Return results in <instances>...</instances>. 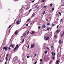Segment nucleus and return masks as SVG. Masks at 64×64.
<instances>
[{
	"label": "nucleus",
	"instance_id": "1",
	"mask_svg": "<svg viewBox=\"0 0 64 64\" xmlns=\"http://www.w3.org/2000/svg\"><path fill=\"white\" fill-rule=\"evenodd\" d=\"M50 38V36H46V35H45L44 37V40H48Z\"/></svg>",
	"mask_w": 64,
	"mask_h": 64
},
{
	"label": "nucleus",
	"instance_id": "2",
	"mask_svg": "<svg viewBox=\"0 0 64 64\" xmlns=\"http://www.w3.org/2000/svg\"><path fill=\"white\" fill-rule=\"evenodd\" d=\"M3 50H5V51H7L8 49V46H4L3 48Z\"/></svg>",
	"mask_w": 64,
	"mask_h": 64
},
{
	"label": "nucleus",
	"instance_id": "3",
	"mask_svg": "<svg viewBox=\"0 0 64 64\" xmlns=\"http://www.w3.org/2000/svg\"><path fill=\"white\" fill-rule=\"evenodd\" d=\"M19 47V46L18 44H17L16 45V46L14 48V50H17V48H18Z\"/></svg>",
	"mask_w": 64,
	"mask_h": 64
},
{
	"label": "nucleus",
	"instance_id": "4",
	"mask_svg": "<svg viewBox=\"0 0 64 64\" xmlns=\"http://www.w3.org/2000/svg\"><path fill=\"white\" fill-rule=\"evenodd\" d=\"M34 46H35V44H31L30 47L31 49H32V48H34Z\"/></svg>",
	"mask_w": 64,
	"mask_h": 64
},
{
	"label": "nucleus",
	"instance_id": "5",
	"mask_svg": "<svg viewBox=\"0 0 64 64\" xmlns=\"http://www.w3.org/2000/svg\"><path fill=\"white\" fill-rule=\"evenodd\" d=\"M10 47H12V48H14V45L12 44H11L10 45Z\"/></svg>",
	"mask_w": 64,
	"mask_h": 64
},
{
	"label": "nucleus",
	"instance_id": "6",
	"mask_svg": "<svg viewBox=\"0 0 64 64\" xmlns=\"http://www.w3.org/2000/svg\"><path fill=\"white\" fill-rule=\"evenodd\" d=\"M58 43L59 44H60V45L61 44V40L60 39L58 41Z\"/></svg>",
	"mask_w": 64,
	"mask_h": 64
},
{
	"label": "nucleus",
	"instance_id": "7",
	"mask_svg": "<svg viewBox=\"0 0 64 64\" xmlns=\"http://www.w3.org/2000/svg\"><path fill=\"white\" fill-rule=\"evenodd\" d=\"M61 31V30H58L56 31V33H59Z\"/></svg>",
	"mask_w": 64,
	"mask_h": 64
},
{
	"label": "nucleus",
	"instance_id": "8",
	"mask_svg": "<svg viewBox=\"0 0 64 64\" xmlns=\"http://www.w3.org/2000/svg\"><path fill=\"white\" fill-rule=\"evenodd\" d=\"M46 27L45 25V24H44L42 26V28H45Z\"/></svg>",
	"mask_w": 64,
	"mask_h": 64
},
{
	"label": "nucleus",
	"instance_id": "9",
	"mask_svg": "<svg viewBox=\"0 0 64 64\" xmlns=\"http://www.w3.org/2000/svg\"><path fill=\"white\" fill-rule=\"evenodd\" d=\"M18 33V31L16 30L15 31V32L14 33L15 34H17V33Z\"/></svg>",
	"mask_w": 64,
	"mask_h": 64
},
{
	"label": "nucleus",
	"instance_id": "10",
	"mask_svg": "<svg viewBox=\"0 0 64 64\" xmlns=\"http://www.w3.org/2000/svg\"><path fill=\"white\" fill-rule=\"evenodd\" d=\"M64 32H63V33L62 34L61 36L62 37H63V36H64Z\"/></svg>",
	"mask_w": 64,
	"mask_h": 64
},
{
	"label": "nucleus",
	"instance_id": "11",
	"mask_svg": "<svg viewBox=\"0 0 64 64\" xmlns=\"http://www.w3.org/2000/svg\"><path fill=\"white\" fill-rule=\"evenodd\" d=\"M54 38H55V39H56L57 38V36H56V35H54Z\"/></svg>",
	"mask_w": 64,
	"mask_h": 64
},
{
	"label": "nucleus",
	"instance_id": "12",
	"mask_svg": "<svg viewBox=\"0 0 64 64\" xmlns=\"http://www.w3.org/2000/svg\"><path fill=\"white\" fill-rule=\"evenodd\" d=\"M59 62V60H58L56 62V64H59V63H58Z\"/></svg>",
	"mask_w": 64,
	"mask_h": 64
},
{
	"label": "nucleus",
	"instance_id": "13",
	"mask_svg": "<svg viewBox=\"0 0 64 64\" xmlns=\"http://www.w3.org/2000/svg\"><path fill=\"white\" fill-rule=\"evenodd\" d=\"M27 8L26 9V10H27V9H29V8H30V6L28 7V6H27Z\"/></svg>",
	"mask_w": 64,
	"mask_h": 64
},
{
	"label": "nucleus",
	"instance_id": "14",
	"mask_svg": "<svg viewBox=\"0 0 64 64\" xmlns=\"http://www.w3.org/2000/svg\"><path fill=\"white\" fill-rule=\"evenodd\" d=\"M54 52H52V56H54Z\"/></svg>",
	"mask_w": 64,
	"mask_h": 64
},
{
	"label": "nucleus",
	"instance_id": "15",
	"mask_svg": "<svg viewBox=\"0 0 64 64\" xmlns=\"http://www.w3.org/2000/svg\"><path fill=\"white\" fill-rule=\"evenodd\" d=\"M26 33H24L23 34V36H25V35H26Z\"/></svg>",
	"mask_w": 64,
	"mask_h": 64
},
{
	"label": "nucleus",
	"instance_id": "16",
	"mask_svg": "<svg viewBox=\"0 0 64 64\" xmlns=\"http://www.w3.org/2000/svg\"><path fill=\"white\" fill-rule=\"evenodd\" d=\"M19 21H18L16 22V24H19Z\"/></svg>",
	"mask_w": 64,
	"mask_h": 64
},
{
	"label": "nucleus",
	"instance_id": "17",
	"mask_svg": "<svg viewBox=\"0 0 64 64\" xmlns=\"http://www.w3.org/2000/svg\"><path fill=\"white\" fill-rule=\"evenodd\" d=\"M31 34H34V32L33 31L32 32V33H31Z\"/></svg>",
	"mask_w": 64,
	"mask_h": 64
},
{
	"label": "nucleus",
	"instance_id": "18",
	"mask_svg": "<svg viewBox=\"0 0 64 64\" xmlns=\"http://www.w3.org/2000/svg\"><path fill=\"white\" fill-rule=\"evenodd\" d=\"M6 61H7L8 60V58H7V57H6Z\"/></svg>",
	"mask_w": 64,
	"mask_h": 64
},
{
	"label": "nucleus",
	"instance_id": "19",
	"mask_svg": "<svg viewBox=\"0 0 64 64\" xmlns=\"http://www.w3.org/2000/svg\"><path fill=\"white\" fill-rule=\"evenodd\" d=\"M11 25H10L9 26L8 28V29H9V28H10V27H11Z\"/></svg>",
	"mask_w": 64,
	"mask_h": 64
},
{
	"label": "nucleus",
	"instance_id": "20",
	"mask_svg": "<svg viewBox=\"0 0 64 64\" xmlns=\"http://www.w3.org/2000/svg\"><path fill=\"white\" fill-rule=\"evenodd\" d=\"M35 16V14H32V17L33 16Z\"/></svg>",
	"mask_w": 64,
	"mask_h": 64
},
{
	"label": "nucleus",
	"instance_id": "21",
	"mask_svg": "<svg viewBox=\"0 0 64 64\" xmlns=\"http://www.w3.org/2000/svg\"><path fill=\"white\" fill-rule=\"evenodd\" d=\"M38 6V5H37V6H36L35 7V8H37Z\"/></svg>",
	"mask_w": 64,
	"mask_h": 64
},
{
	"label": "nucleus",
	"instance_id": "22",
	"mask_svg": "<svg viewBox=\"0 0 64 64\" xmlns=\"http://www.w3.org/2000/svg\"><path fill=\"white\" fill-rule=\"evenodd\" d=\"M54 8H52V11H54Z\"/></svg>",
	"mask_w": 64,
	"mask_h": 64
},
{
	"label": "nucleus",
	"instance_id": "23",
	"mask_svg": "<svg viewBox=\"0 0 64 64\" xmlns=\"http://www.w3.org/2000/svg\"><path fill=\"white\" fill-rule=\"evenodd\" d=\"M46 48V50H49V48L48 47H47Z\"/></svg>",
	"mask_w": 64,
	"mask_h": 64
},
{
	"label": "nucleus",
	"instance_id": "24",
	"mask_svg": "<svg viewBox=\"0 0 64 64\" xmlns=\"http://www.w3.org/2000/svg\"><path fill=\"white\" fill-rule=\"evenodd\" d=\"M59 53L58 52V55H57V57H59Z\"/></svg>",
	"mask_w": 64,
	"mask_h": 64
},
{
	"label": "nucleus",
	"instance_id": "25",
	"mask_svg": "<svg viewBox=\"0 0 64 64\" xmlns=\"http://www.w3.org/2000/svg\"><path fill=\"white\" fill-rule=\"evenodd\" d=\"M45 13V11H44L43 13V15H44Z\"/></svg>",
	"mask_w": 64,
	"mask_h": 64
},
{
	"label": "nucleus",
	"instance_id": "26",
	"mask_svg": "<svg viewBox=\"0 0 64 64\" xmlns=\"http://www.w3.org/2000/svg\"><path fill=\"white\" fill-rule=\"evenodd\" d=\"M58 13L60 15V16L61 15V13L60 12H59Z\"/></svg>",
	"mask_w": 64,
	"mask_h": 64
},
{
	"label": "nucleus",
	"instance_id": "27",
	"mask_svg": "<svg viewBox=\"0 0 64 64\" xmlns=\"http://www.w3.org/2000/svg\"><path fill=\"white\" fill-rule=\"evenodd\" d=\"M44 53L45 54H47V50H46V51H45Z\"/></svg>",
	"mask_w": 64,
	"mask_h": 64
},
{
	"label": "nucleus",
	"instance_id": "28",
	"mask_svg": "<svg viewBox=\"0 0 64 64\" xmlns=\"http://www.w3.org/2000/svg\"><path fill=\"white\" fill-rule=\"evenodd\" d=\"M41 2H45V0H42L41 1Z\"/></svg>",
	"mask_w": 64,
	"mask_h": 64
},
{
	"label": "nucleus",
	"instance_id": "29",
	"mask_svg": "<svg viewBox=\"0 0 64 64\" xmlns=\"http://www.w3.org/2000/svg\"><path fill=\"white\" fill-rule=\"evenodd\" d=\"M30 18H29V19L28 20H27V22H28V21H30Z\"/></svg>",
	"mask_w": 64,
	"mask_h": 64
},
{
	"label": "nucleus",
	"instance_id": "30",
	"mask_svg": "<svg viewBox=\"0 0 64 64\" xmlns=\"http://www.w3.org/2000/svg\"><path fill=\"white\" fill-rule=\"evenodd\" d=\"M52 59H53V60H54V59H55L54 56H53L52 57Z\"/></svg>",
	"mask_w": 64,
	"mask_h": 64
},
{
	"label": "nucleus",
	"instance_id": "31",
	"mask_svg": "<svg viewBox=\"0 0 64 64\" xmlns=\"http://www.w3.org/2000/svg\"><path fill=\"white\" fill-rule=\"evenodd\" d=\"M29 33V31L28 32H27V34L28 35Z\"/></svg>",
	"mask_w": 64,
	"mask_h": 64
},
{
	"label": "nucleus",
	"instance_id": "32",
	"mask_svg": "<svg viewBox=\"0 0 64 64\" xmlns=\"http://www.w3.org/2000/svg\"><path fill=\"white\" fill-rule=\"evenodd\" d=\"M43 61V60L42 59H41L40 60V62H42Z\"/></svg>",
	"mask_w": 64,
	"mask_h": 64
},
{
	"label": "nucleus",
	"instance_id": "33",
	"mask_svg": "<svg viewBox=\"0 0 64 64\" xmlns=\"http://www.w3.org/2000/svg\"><path fill=\"white\" fill-rule=\"evenodd\" d=\"M63 21V19H62L60 20V22H62V21Z\"/></svg>",
	"mask_w": 64,
	"mask_h": 64
},
{
	"label": "nucleus",
	"instance_id": "34",
	"mask_svg": "<svg viewBox=\"0 0 64 64\" xmlns=\"http://www.w3.org/2000/svg\"><path fill=\"white\" fill-rule=\"evenodd\" d=\"M50 23H48L47 24V25H50Z\"/></svg>",
	"mask_w": 64,
	"mask_h": 64
},
{
	"label": "nucleus",
	"instance_id": "35",
	"mask_svg": "<svg viewBox=\"0 0 64 64\" xmlns=\"http://www.w3.org/2000/svg\"><path fill=\"white\" fill-rule=\"evenodd\" d=\"M32 11V9H31L29 11V12H30Z\"/></svg>",
	"mask_w": 64,
	"mask_h": 64
},
{
	"label": "nucleus",
	"instance_id": "36",
	"mask_svg": "<svg viewBox=\"0 0 64 64\" xmlns=\"http://www.w3.org/2000/svg\"><path fill=\"white\" fill-rule=\"evenodd\" d=\"M30 57V56H27V58H29Z\"/></svg>",
	"mask_w": 64,
	"mask_h": 64
},
{
	"label": "nucleus",
	"instance_id": "37",
	"mask_svg": "<svg viewBox=\"0 0 64 64\" xmlns=\"http://www.w3.org/2000/svg\"><path fill=\"white\" fill-rule=\"evenodd\" d=\"M52 5H53V4H50V6H52Z\"/></svg>",
	"mask_w": 64,
	"mask_h": 64
},
{
	"label": "nucleus",
	"instance_id": "38",
	"mask_svg": "<svg viewBox=\"0 0 64 64\" xmlns=\"http://www.w3.org/2000/svg\"><path fill=\"white\" fill-rule=\"evenodd\" d=\"M29 46H30V44H28V49L29 48Z\"/></svg>",
	"mask_w": 64,
	"mask_h": 64
},
{
	"label": "nucleus",
	"instance_id": "39",
	"mask_svg": "<svg viewBox=\"0 0 64 64\" xmlns=\"http://www.w3.org/2000/svg\"><path fill=\"white\" fill-rule=\"evenodd\" d=\"M46 7H47L46 6H45L43 7L44 8H46Z\"/></svg>",
	"mask_w": 64,
	"mask_h": 64
},
{
	"label": "nucleus",
	"instance_id": "40",
	"mask_svg": "<svg viewBox=\"0 0 64 64\" xmlns=\"http://www.w3.org/2000/svg\"><path fill=\"white\" fill-rule=\"evenodd\" d=\"M59 25H58L57 26V29H58V27H59Z\"/></svg>",
	"mask_w": 64,
	"mask_h": 64
},
{
	"label": "nucleus",
	"instance_id": "41",
	"mask_svg": "<svg viewBox=\"0 0 64 64\" xmlns=\"http://www.w3.org/2000/svg\"><path fill=\"white\" fill-rule=\"evenodd\" d=\"M34 1H35V0H33L32 2V3H33Z\"/></svg>",
	"mask_w": 64,
	"mask_h": 64
},
{
	"label": "nucleus",
	"instance_id": "42",
	"mask_svg": "<svg viewBox=\"0 0 64 64\" xmlns=\"http://www.w3.org/2000/svg\"><path fill=\"white\" fill-rule=\"evenodd\" d=\"M38 8H39V6H38L37 8L36 9H38Z\"/></svg>",
	"mask_w": 64,
	"mask_h": 64
},
{
	"label": "nucleus",
	"instance_id": "43",
	"mask_svg": "<svg viewBox=\"0 0 64 64\" xmlns=\"http://www.w3.org/2000/svg\"><path fill=\"white\" fill-rule=\"evenodd\" d=\"M51 48H53V45L51 46Z\"/></svg>",
	"mask_w": 64,
	"mask_h": 64
},
{
	"label": "nucleus",
	"instance_id": "44",
	"mask_svg": "<svg viewBox=\"0 0 64 64\" xmlns=\"http://www.w3.org/2000/svg\"><path fill=\"white\" fill-rule=\"evenodd\" d=\"M36 54H35L34 56V57H35V56H36Z\"/></svg>",
	"mask_w": 64,
	"mask_h": 64
},
{
	"label": "nucleus",
	"instance_id": "45",
	"mask_svg": "<svg viewBox=\"0 0 64 64\" xmlns=\"http://www.w3.org/2000/svg\"><path fill=\"white\" fill-rule=\"evenodd\" d=\"M8 49L9 50H11V48H10V47H9Z\"/></svg>",
	"mask_w": 64,
	"mask_h": 64
},
{
	"label": "nucleus",
	"instance_id": "46",
	"mask_svg": "<svg viewBox=\"0 0 64 64\" xmlns=\"http://www.w3.org/2000/svg\"><path fill=\"white\" fill-rule=\"evenodd\" d=\"M24 39L22 40V43H23V42H24Z\"/></svg>",
	"mask_w": 64,
	"mask_h": 64
},
{
	"label": "nucleus",
	"instance_id": "47",
	"mask_svg": "<svg viewBox=\"0 0 64 64\" xmlns=\"http://www.w3.org/2000/svg\"><path fill=\"white\" fill-rule=\"evenodd\" d=\"M49 29H50V28H48L47 29V30H49Z\"/></svg>",
	"mask_w": 64,
	"mask_h": 64
},
{
	"label": "nucleus",
	"instance_id": "48",
	"mask_svg": "<svg viewBox=\"0 0 64 64\" xmlns=\"http://www.w3.org/2000/svg\"><path fill=\"white\" fill-rule=\"evenodd\" d=\"M8 60H9V61H10V58H9Z\"/></svg>",
	"mask_w": 64,
	"mask_h": 64
},
{
	"label": "nucleus",
	"instance_id": "49",
	"mask_svg": "<svg viewBox=\"0 0 64 64\" xmlns=\"http://www.w3.org/2000/svg\"><path fill=\"white\" fill-rule=\"evenodd\" d=\"M38 29H40V26H38Z\"/></svg>",
	"mask_w": 64,
	"mask_h": 64
},
{
	"label": "nucleus",
	"instance_id": "50",
	"mask_svg": "<svg viewBox=\"0 0 64 64\" xmlns=\"http://www.w3.org/2000/svg\"><path fill=\"white\" fill-rule=\"evenodd\" d=\"M55 42H57V40H56L55 41Z\"/></svg>",
	"mask_w": 64,
	"mask_h": 64
},
{
	"label": "nucleus",
	"instance_id": "51",
	"mask_svg": "<svg viewBox=\"0 0 64 64\" xmlns=\"http://www.w3.org/2000/svg\"><path fill=\"white\" fill-rule=\"evenodd\" d=\"M28 24H26V26H28Z\"/></svg>",
	"mask_w": 64,
	"mask_h": 64
},
{
	"label": "nucleus",
	"instance_id": "52",
	"mask_svg": "<svg viewBox=\"0 0 64 64\" xmlns=\"http://www.w3.org/2000/svg\"><path fill=\"white\" fill-rule=\"evenodd\" d=\"M54 55L55 56V55H56V53H54Z\"/></svg>",
	"mask_w": 64,
	"mask_h": 64
},
{
	"label": "nucleus",
	"instance_id": "53",
	"mask_svg": "<svg viewBox=\"0 0 64 64\" xmlns=\"http://www.w3.org/2000/svg\"><path fill=\"white\" fill-rule=\"evenodd\" d=\"M64 6V4H62L61 5V6Z\"/></svg>",
	"mask_w": 64,
	"mask_h": 64
},
{
	"label": "nucleus",
	"instance_id": "54",
	"mask_svg": "<svg viewBox=\"0 0 64 64\" xmlns=\"http://www.w3.org/2000/svg\"><path fill=\"white\" fill-rule=\"evenodd\" d=\"M37 63V62H35L34 63V64H36Z\"/></svg>",
	"mask_w": 64,
	"mask_h": 64
},
{
	"label": "nucleus",
	"instance_id": "55",
	"mask_svg": "<svg viewBox=\"0 0 64 64\" xmlns=\"http://www.w3.org/2000/svg\"><path fill=\"white\" fill-rule=\"evenodd\" d=\"M15 1H18L19 0H14Z\"/></svg>",
	"mask_w": 64,
	"mask_h": 64
},
{
	"label": "nucleus",
	"instance_id": "56",
	"mask_svg": "<svg viewBox=\"0 0 64 64\" xmlns=\"http://www.w3.org/2000/svg\"><path fill=\"white\" fill-rule=\"evenodd\" d=\"M7 63V62H5L4 64H6V63Z\"/></svg>",
	"mask_w": 64,
	"mask_h": 64
},
{
	"label": "nucleus",
	"instance_id": "57",
	"mask_svg": "<svg viewBox=\"0 0 64 64\" xmlns=\"http://www.w3.org/2000/svg\"><path fill=\"white\" fill-rule=\"evenodd\" d=\"M46 21H48V19H46Z\"/></svg>",
	"mask_w": 64,
	"mask_h": 64
},
{
	"label": "nucleus",
	"instance_id": "58",
	"mask_svg": "<svg viewBox=\"0 0 64 64\" xmlns=\"http://www.w3.org/2000/svg\"><path fill=\"white\" fill-rule=\"evenodd\" d=\"M52 25L53 26H54V24H52Z\"/></svg>",
	"mask_w": 64,
	"mask_h": 64
},
{
	"label": "nucleus",
	"instance_id": "59",
	"mask_svg": "<svg viewBox=\"0 0 64 64\" xmlns=\"http://www.w3.org/2000/svg\"><path fill=\"white\" fill-rule=\"evenodd\" d=\"M8 54H7L6 56L7 57H8Z\"/></svg>",
	"mask_w": 64,
	"mask_h": 64
},
{
	"label": "nucleus",
	"instance_id": "60",
	"mask_svg": "<svg viewBox=\"0 0 64 64\" xmlns=\"http://www.w3.org/2000/svg\"><path fill=\"white\" fill-rule=\"evenodd\" d=\"M38 10H39V9H38Z\"/></svg>",
	"mask_w": 64,
	"mask_h": 64
},
{
	"label": "nucleus",
	"instance_id": "61",
	"mask_svg": "<svg viewBox=\"0 0 64 64\" xmlns=\"http://www.w3.org/2000/svg\"><path fill=\"white\" fill-rule=\"evenodd\" d=\"M23 61H24V60H23Z\"/></svg>",
	"mask_w": 64,
	"mask_h": 64
},
{
	"label": "nucleus",
	"instance_id": "62",
	"mask_svg": "<svg viewBox=\"0 0 64 64\" xmlns=\"http://www.w3.org/2000/svg\"><path fill=\"white\" fill-rule=\"evenodd\" d=\"M8 10H10V8L8 9Z\"/></svg>",
	"mask_w": 64,
	"mask_h": 64
},
{
	"label": "nucleus",
	"instance_id": "63",
	"mask_svg": "<svg viewBox=\"0 0 64 64\" xmlns=\"http://www.w3.org/2000/svg\"><path fill=\"white\" fill-rule=\"evenodd\" d=\"M13 64H14V63Z\"/></svg>",
	"mask_w": 64,
	"mask_h": 64
}]
</instances>
